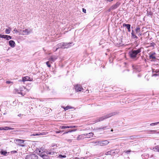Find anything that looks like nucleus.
<instances>
[{"instance_id":"1","label":"nucleus","mask_w":159,"mask_h":159,"mask_svg":"<svg viewBox=\"0 0 159 159\" xmlns=\"http://www.w3.org/2000/svg\"><path fill=\"white\" fill-rule=\"evenodd\" d=\"M118 113V112H115L110 113L108 114L104 115L101 117L98 118L96 120V122H99L103 121L104 120L111 117L114 115H116Z\"/></svg>"},{"instance_id":"2","label":"nucleus","mask_w":159,"mask_h":159,"mask_svg":"<svg viewBox=\"0 0 159 159\" xmlns=\"http://www.w3.org/2000/svg\"><path fill=\"white\" fill-rule=\"evenodd\" d=\"M142 48L138 49L137 50H132L129 52V56L132 58L134 59L137 57V56L141 51V49Z\"/></svg>"},{"instance_id":"3","label":"nucleus","mask_w":159,"mask_h":159,"mask_svg":"<svg viewBox=\"0 0 159 159\" xmlns=\"http://www.w3.org/2000/svg\"><path fill=\"white\" fill-rule=\"evenodd\" d=\"M95 145H98L101 146H104L107 145L109 142L107 140L103 141H98L93 143Z\"/></svg>"},{"instance_id":"4","label":"nucleus","mask_w":159,"mask_h":159,"mask_svg":"<svg viewBox=\"0 0 159 159\" xmlns=\"http://www.w3.org/2000/svg\"><path fill=\"white\" fill-rule=\"evenodd\" d=\"M25 159H38V157L35 154L31 153L27 155Z\"/></svg>"},{"instance_id":"5","label":"nucleus","mask_w":159,"mask_h":159,"mask_svg":"<svg viewBox=\"0 0 159 159\" xmlns=\"http://www.w3.org/2000/svg\"><path fill=\"white\" fill-rule=\"evenodd\" d=\"M26 141V140H24L16 139L15 140V143L16 144L19 146L20 145L24 143V142Z\"/></svg>"},{"instance_id":"6","label":"nucleus","mask_w":159,"mask_h":159,"mask_svg":"<svg viewBox=\"0 0 159 159\" xmlns=\"http://www.w3.org/2000/svg\"><path fill=\"white\" fill-rule=\"evenodd\" d=\"M30 33V30L28 29H25L20 31V33L23 35H27Z\"/></svg>"},{"instance_id":"7","label":"nucleus","mask_w":159,"mask_h":159,"mask_svg":"<svg viewBox=\"0 0 159 159\" xmlns=\"http://www.w3.org/2000/svg\"><path fill=\"white\" fill-rule=\"evenodd\" d=\"M64 44H63V43H60L58 44L56 46V49L55 50V51H56L59 48H64V47H63Z\"/></svg>"},{"instance_id":"8","label":"nucleus","mask_w":159,"mask_h":159,"mask_svg":"<svg viewBox=\"0 0 159 159\" xmlns=\"http://www.w3.org/2000/svg\"><path fill=\"white\" fill-rule=\"evenodd\" d=\"M121 3L119 2H117L115 4L112 5L111 6L114 10L116 9L120 5Z\"/></svg>"},{"instance_id":"9","label":"nucleus","mask_w":159,"mask_h":159,"mask_svg":"<svg viewBox=\"0 0 159 159\" xmlns=\"http://www.w3.org/2000/svg\"><path fill=\"white\" fill-rule=\"evenodd\" d=\"M75 89L77 92L82 91V90H83V89L81 87L80 85H77L75 86Z\"/></svg>"},{"instance_id":"10","label":"nucleus","mask_w":159,"mask_h":159,"mask_svg":"<svg viewBox=\"0 0 159 159\" xmlns=\"http://www.w3.org/2000/svg\"><path fill=\"white\" fill-rule=\"evenodd\" d=\"M52 149H51L48 151H44V152H45V153H46L47 155H53L54 153V152L52 151Z\"/></svg>"},{"instance_id":"11","label":"nucleus","mask_w":159,"mask_h":159,"mask_svg":"<svg viewBox=\"0 0 159 159\" xmlns=\"http://www.w3.org/2000/svg\"><path fill=\"white\" fill-rule=\"evenodd\" d=\"M130 26L131 25L130 24H127L125 23H124L123 24V26L126 27L129 32L130 31Z\"/></svg>"},{"instance_id":"12","label":"nucleus","mask_w":159,"mask_h":159,"mask_svg":"<svg viewBox=\"0 0 159 159\" xmlns=\"http://www.w3.org/2000/svg\"><path fill=\"white\" fill-rule=\"evenodd\" d=\"M63 44H64L63 45L64 48H68L70 46V45L72 44V43H63Z\"/></svg>"},{"instance_id":"13","label":"nucleus","mask_w":159,"mask_h":159,"mask_svg":"<svg viewBox=\"0 0 159 159\" xmlns=\"http://www.w3.org/2000/svg\"><path fill=\"white\" fill-rule=\"evenodd\" d=\"M57 57L56 56H53L49 58L48 59L50 61H52L53 62L54 61H55L57 59Z\"/></svg>"},{"instance_id":"14","label":"nucleus","mask_w":159,"mask_h":159,"mask_svg":"<svg viewBox=\"0 0 159 159\" xmlns=\"http://www.w3.org/2000/svg\"><path fill=\"white\" fill-rule=\"evenodd\" d=\"M9 45L12 48H14L15 46V43L13 40H10L9 41Z\"/></svg>"},{"instance_id":"15","label":"nucleus","mask_w":159,"mask_h":159,"mask_svg":"<svg viewBox=\"0 0 159 159\" xmlns=\"http://www.w3.org/2000/svg\"><path fill=\"white\" fill-rule=\"evenodd\" d=\"M85 136H86L84 135V134H81L78 136L77 138V139L78 140H80L81 139H83Z\"/></svg>"},{"instance_id":"16","label":"nucleus","mask_w":159,"mask_h":159,"mask_svg":"<svg viewBox=\"0 0 159 159\" xmlns=\"http://www.w3.org/2000/svg\"><path fill=\"white\" fill-rule=\"evenodd\" d=\"M2 129H3V130H12L14 129V128L7 126H4L3 127Z\"/></svg>"},{"instance_id":"17","label":"nucleus","mask_w":159,"mask_h":159,"mask_svg":"<svg viewBox=\"0 0 159 159\" xmlns=\"http://www.w3.org/2000/svg\"><path fill=\"white\" fill-rule=\"evenodd\" d=\"M30 79L29 77L26 76L22 78V81L25 82L26 81L29 80V79Z\"/></svg>"},{"instance_id":"18","label":"nucleus","mask_w":159,"mask_h":159,"mask_svg":"<svg viewBox=\"0 0 159 159\" xmlns=\"http://www.w3.org/2000/svg\"><path fill=\"white\" fill-rule=\"evenodd\" d=\"M41 148L39 150V153H40L39 154V155L42 158L43 157V156L44 154H44V153H45V152H44V151L43 152H41Z\"/></svg>"},{"instance_id":"19","label":"nucleus","mask_w":159,"mask_h":159,"mask_svg":"<svg viewBox=\"0 0 159 159\" xmlns=\"http://www.w3.org/2000/svg\"><path fill=\"white\" fill-rule=\"evenodd\" d=\"M84 135L86 136H88L89 137H90L91 136H92L93 134V133L91 132L87 134H84Z\"/></svg>"},{"instance_id":"20","label":"nucleus","mask_w":159,"mask_h":159,"mask_svg":"<svg viewBox=\"0 0 159 159\" xmlns=\"http://www.w3.org/2000/svg\"><path fill=\"white\" fill-rule=\"evenodd\" d=\"M155 54V53H153V54L150 55V56H149V58L150 59H156V57L155 56H154V54Z\"/></svg>"},{"instance_id":"21","label":"nucleus","mask_w":159,"mask_h":159,"mask_svg":"<svg viewBox=\"0 0 159 159\" xmlns=\"http://www.w3.org/2000/svg\"><path fill=\"white\" fill-rule=\"evenodd\" d=\"M76 130H77L76 129H72V130H70L69 131H68L67 132H65V133H63V135H64V134H66L68 133L69 132H72L75 131Z\"/></svg>"},{"instance_id":"22","label":"nucleus","mask_w":159,"mask_h":159,"mask_svg":"<svg viewBox=\"0 0 159 159\" xmlns=\"http://www.w3.org/2000/svg\"><path fill=\"white\" fill-rule=\"evenodd\" d=\"M72 108H73L72 107H71L70 106H67L66 107H64V109L65 111H66V110H68V109H72Z\"/></svg>"},{"instance_id":"23","label":"nucleus","mask_w":159,"mask_h":159,"mask_svg":"<svg viewBox=\"0 0 159 159\" xmlns=\"http://www.w3.org/2000/svg\"><path fill=\"white\" fill-rule=\"evenodd\" d=\"M43 157L42 158L43 159H49V157L47 155H46V154H44V155L43 156Z\"/></svg>"},{"instance_id":"24","label":"nucleus","mask_w":159,"mask_h":159,"mask_svg":"<svg viewBox=\"0 0 159 159\" xmlns=\"http://www.w3.org/2000/svg\"><path fill=\"white\" fill-rule=\"evenodd\" d=\"M69 126H62L60 127V128L61 129H64L65 128H69Z\"/></svg>"},{"instance_id":"25","label":"nucleus","mask_w":159,"mask_h":159,"mask_svg":"<svg viewBox=\"0 0 159 159\" xmlns=\"http://www.w3.org/2000/svg\"><path fill=\"white\" fill-rule=\"evenodd\" d=\"M7 37V36L6 35L0 34V37L1 38H2L6 39Z\"/></svg>"},{"instance_id":"26","label":"nucleus","mask_w":159,"mask_h":159,"mask_svg":"<svg viewBox=\"0 0 159 159\" xmlns=\"http://www.w3.org/2000/svg\"><path fill=\"white\" fill-rule=\"evenodd\" d=\"M111 152L112 151H109L107 152L106 153H105V154L106 155H110L111 154Z\"/></svg>"},{"instance_id":"27","label":"nucleus","mask_w":159,"mask_h":159,"mask_svg":"<svg viewBox=\"0 0 159 159\" xmlns=\"http://www.w3.org/2000/svg\"><path fill=\"white\" fill-rule=\"evenodd\" d=\"M158 124H159V122L151 123L150 124V125L151 126H153V125H157Z\"/></svg>"},{"instance_id":"28","label":"nucleus","mask_w":159,"mask_h":159,"mask_svg":"<svg viewBox=\"0 0 159 159\" xmlns=\"http://www.w3.org/2000/svg\"><path fill=\"white\" fill-rule=\"evenodd\" d=\"M140 28L139 27H137L136 29V31L137 33H139L140 32Z\"/></svg>"},{"instance_id":"29","label":"nucleus","mask_w":159,"mask_h":159,"mask_svg":"<svg viewBox=\"0 0 159 159\" xmlns=\"http://www.w3.org/2000/svg\"><path fill=\"white\" fill-rule=\"evenodd\" d=\"M5 32L6 34H8L10 33V30L8 29H6L5 30Z\"/></svg>"},{"instance_id":"30","label":"nucleus","mask_w":159,"mask_h":159,"mask_svg":"<svg viewBox=\"0 0 159 159\" xmlns=\"http://www.w3.org/2000/svg\"><path fill=\"white\" fill-rule=\"evenodd\" d=\"M7 37H6V39L7 40H9L11 39V37L10 36H9V35H7Z\"/></svg>"},{"instance_id":"31","label":"nucleus","mask_w":159,"mask_h":159,"mask_svg":"<svg viewBox=\"0 0 159 159\" xmlns=\"http://www.w3.org/2000/svg\"><path fill=\"white\" fill-rule=\"evenodd\" d=\"M58 157L60 158H65L66 157V156L65 155H59Z\"/></svg>"},{"instance_id":"32","label":"nucleus","mask_w":159,"mask_h":159,"mask_svg":"<svg viewBox=\"0 0 159 159\" xmlns=\"http://www.w3.org/2000/svg\"><path fill=\"white\" fill-rule=\"evenodd\" d=\"M7 152L6 151H2L1 152V154L2 155H6Z\"/></svg>"},{"instance_id":"33","label":"nucleus","mask_w":159,"mask_h":159,"mask_svg":"<svg viewBox=\"0 0 159 159\" xmlns=\"http://www.w3.org/2000/svg\"><path fill=\"white\" fill-rule=\"evenodd\" d=\"M46 64L47 65L48 67H51V66L50 64L49 63V61H47L46 62Z\"/></svg>"},{"instance_id":"34","label":"nucleus","mask_w":159,"mask_h":159,"mask_svg":"<svg viewBox=\"0 0 159 159\" xmlns=\"http://www.w3.org/2000/svg\"><path fill=\"white\" fill-rule=\"evenodd\" d=\"M155 149L156 151H157L158 152H159V145L155 147Z\"/></svg>"},{"instance_id":"35","label":"nucleus","mask_w":159,"mask_h":159,"mask_svg":"<svg viewBox=\"0 0 159 159\" xmlns=\"http://www.w3.org/2000/svg\"><path fill=\"white\" fill-rule=\"evenodd\" d=\"M132 37V38H133V39H137L138 38V37L136 35H135V34H134V35H133V36Z\"/></svg>"},{"instance_id":"36","label":"nucleus","mask_w":159,"mask_h":159,"mask_svg":"<svg viewBox=\"0 0 159 159\" xmlns=\"http://www.w3.org/2000/svg\"><path fill=\"white\" fill-rule=\"evenodd\" d=\"M69 128H73L77 127V126H76L71 125V126H69Z\"/></svg>"},{"instance_id":"37","label":"nucleus","mask_w":159,"mask_h":159,"mask_svg":"<svg viewBox=\"0 0 159 159\" xmlns=\"http://www.w3.org/2000/svg\"><path fill=\"white\" fill-rule=\"evenodd\" d=\"M112 10H114V9H113V8H112V6H111L110 8L108 9V11L109 12H110Z\"/></svg>"},{"instance_id":"38","label":"nucleus","mask_w":159,"mask_h":159,"mask_svg":"<svg viewBox=\"0 0 159 159\" xmlns=\"http://www.w3.org/2000/svg\"><path fill=\"white\" fill-rule=\"evenodd\" d=\"M18 93L21 94L22 96H24L25 94V93H24L21 92H18Z\"/></svg>"},{"instance_id":"39","label":"nucleus","mask_w":159,"mask_h":159,"mask_svg":"<svg viewBox=\"0 0 159 159\" xmlns=\"http://www.w3.org/2000/svg\"><path fill=\"white\" fill-rule=\"evenodd\" d=\"M155 44L154 43H150V46L154 47Z\"/></svg>"},{"instance_id":"40","label":"nucleus","mask_w":159,"mask_h":159,"mask_svg":"<svg viewBox=\"0 0 159 159\" xmlns=\"http://www.w3.org/2000/svg\"><path fill=\"white\" fill-rule=\"evenodd\" d=\"M40 135V134H31V136H37V135Z\"/></svg>"},{"instance_id":"41","label":"nucleus","mask_w":159,"mask_h":159,"mask_svg":"<svg viewBox=\"0 0 159 159\" xmlns=\"http://www.w3.org/2000/svg\"><path fill=\"white\" fill-rule=\"evenodd\" d=\"M19 146L20 147H24L25 146V145L22 144L20 145Z\"/></svg>"},{"instance_id":"42","label":"nucleus","mask_w":159,"mask_h":159,"mask_svg":"<svg viewBox=\"0 0 159 159\" xmlns=\"http://www.w3.org/2000/svg\"><path fill=\"white\" fill-rule=\"evenodd\" d=\"M131 151V150H128L126 151L125 152L127 154H129L130 152Z\"/></svg>"},{"instance_id":"43","label":"nucleus","mask_w":159,"mask_h":159,"mask_svg":"<svg viewBox=\"0 0 159 159\" xmlns=\"http://www.w3.org/2000/svg\"><path fill=\"white\" fill-rule=\"evenodd\" d=\"M12 82L10 81H6V83L7 84H10V83H12Z\"/></svg>"},{"instance_id":"44","label":"nucleus","mask_w":159,"mask_h":159,"mask_svg":"<svg viewBox=\"0 0 159 159\" xmlns=\"http://www.w3.org/2000/svg\"><path fill=\"white\" fill-rule=\"evenodd\" d=\"M106 127H107V126H105V127H101V128H99V129H105L106 128Z\"/></svg>"},{"instance_id":"45","label":"nucleus","mask_w":159,"mask_h":159,"mask_svg":"<svg viewBox=\"0 0 159 159\" xmlns=\"http://www.w3.org/2000/svg\"><path fill=\"white\" fill-rule=\"evenodd\" d=\"M83 11L85 13H86V9H84V8H83Z\"/></svg>"},{"instance_id":"46","label":"nucleus","mask_w":159,"mask_h":159,"mask_svg":"<svg viewBox=\"0 0 159 159\" xmlns=\"http://www.w3.org/2000/svg\"><path fill=\"white\" fill-rule=\"evenodd\" d=\"M138 35L139 36H140L142 35V33H140V32L139 33H138Z\"/></svg>"},{"instance_id":"47","label":"nucleus","mask_w":159,"mask_h":159,"mask_svg":"<svg viewBox=\"0 0 159 159\" xmlns=\"http://www.w3.org/2000/svg\"><path fill=\"white\" fill-rule=\"evenodd\" d=\"M134 31L133 30H132V33H131V35H132V36H133V35H134Z\"/></svg>"},{"instance_id":"48","label":"nucleus","mask_w":159,"mask_h":159,"mask_svg":"<svg viewBox=\"0 0 159 159\" xmlns=\"http://www.w3.org/2000/svg\"><path fill=\"white\" fill-rule=\"evenodd\" d=\"M17 152V151H13L11 152L13 153H16Z\"/></svg>"},{"instance_id":"49","label":"nucleus","mask_w":159,"mask_h":159,"mask_svg":"<svg viewBox=\"0 0 159 159\" xmlns=\"http://www.w3.org/2000/svg\"><path fill=\"white\" fill-rule=\"evenodd\" d=\"M3 127H0V130H3Z\"/></svg>"},{"instance_id":"50","label":"nucleus","mask_w":159,"mask_h":159,"mask_svg":"<svg viewBox=\"0 0 159 159\" xmlns=\"http://www.w3.org/2000/svg\"><path fill=\"white\" fill-rule=\"evenodd\" d=\"M60 132H61V131H56V133H60Z\"/></svg>"},{"instance_id":"51","label":"nucleus","mask_w":159,"mask_h":159,"mask_svg":"<svg viewBox=\"0 0 159 159\" xmlns=\"http://www.w3.org/2000/svg\"><path fill=\"white\" fill-rule=\"evenodd\" d=\"M113 0H107V1L109 2H111V1H112Z\"/></svg>"},{"instance_id":"52","label":"nucleus","mask_w":159,"mask_h":159,"mask_svg":"<svg viewBox=\"0 0 159 159\" xmlns=\"http://www.w3.org/2000/svg\"><path fill=\"white\" fill-rule=\"evenodd\" d=\"M71 140H70V139H68V140H67L68 141H71Z\"/></svg>"},{"instance_id":"53","label":"nucleus","mask_w":159,"mask_h":159,"mask_svg":"<svg viewBox=\"0 0 159 159\" xmlns=\"http://www.w3.org/2000/svg\"><path fill=\"white\" fill-rule=\"evenodd\" d=\"M152 132H155V130H152Z\"/></svg>"},{"instance_id":"54","label":"nucleus","mask_w":159,"mask_h":159,"mask_svg":"<svg viewBox=\"0 0 159 159\" xmlns=\"http://www.w3.org/2000/svg\"><path fill=\"white\" fill-rule=\"evenodd\" d=\"M20 115H21L20 114H19L18 115V116H20Z\"/></svg>"},{"instance_id":"55","label":"nucleus","mask_w":159,"mask_h":159,"mask_svg":"<svg viewBox=\"0 0 159 159\" xmlns=\"http://www.w3.org/2000/svg\"><path fill=\"white\" fill-rule=\"evenodd\" d=\"M7 113H4V115H6Z\"/></svg>"},{"instance_id":"56","label":"nucleus","mask_w":159,"mask_h":159,"mask_svg":"<svg viewBox=\"0 0 159 159\" xmlns=\"http://www.w3.org/2000/svg\"><path fill=\"white\" fill-rule=\"evenodd\" d=\"M113 129H111V131H113Z\"/></svg>"},{"instance_id":"57","label":"nucleus","mask_w":159,"mask_h":159,"mask_svg":"<svg viewBox=\"0 0 159 159\" xmlns=\"http://www.w3.org/2000/svg\"><path fill=\"white\" fill-rule=\"evenodd\" d=\"M100 159L99 158H96V159Z\"/></svg>"}]
</instances>
